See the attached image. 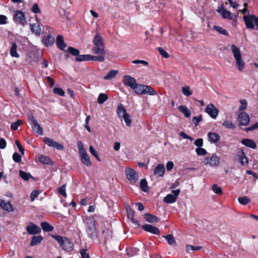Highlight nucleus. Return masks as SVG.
<instances>
[{
	"label": "nucleus",
	"mask_w": 258,
	"mask_h": 258,
	"mask_svg": "<svg viewBox=\"0 0 258 258\" xmlns=\"http://www.w3.org/2000/svg\"><path fill=\"white\" fill-rule=\"evenodd\" d=\"M94 47L92 48L93 53L98 55V56H102L105 59L104 55L105 45L103 43V38L99 33H97L94 36L93 41Z\"/></svg>",
	"instance_id": "obj_1"
},
{
	"label": "nucleus",
	"mask_w": 258,
	"mask_h": 258,
	"mask_svg": "<svg viewBox=\"0 0 258 258\" xmlns=\"http://www.w3.org/2000/svg\"><path fill=\"white\" fill-rule=\"evenodd\" d=\"M51 236L57 241L63 250L66 251L73 250L74 244L69 239L57 235H51Z\"/></svg>",
	"instance_id": "obj_2"
},
{
	"label": "nucleus",
	"mask_w": 258,
	"mask_h": 258,
	"mask_svg": "<svg viewBox=\"0 0 258 258\" xmlns=\"http://www.w3.org/2000/svg\"><path fill=\"white\" fill-rule=\"evenodd\" d=\"M133 90L135 93L138 95L147 94L153 96L157 95L156 91L148 85H144L137 83Z\"/></svg>",
	"instance_id": "obj_3"
},
{
	"label": "nucleus",
	"mask_w": 258,
	"mask_h": 258,
	"mask_svg": "<svg viewBox=\"0 0 258 258\" xmlns=\"http://www.w3.org/2000/svg\"><path fill=\"white\" fill-rule=\"evenodd\" d=\"M233 56L235 59L237 69L239 71H242L244 67L245 63L242 59L240 50L235 45L231 46Z\"/></svg>",
	"instance_id": "obj_4"
},
{
	"label": "nucleus",
	"mask_w": 258,
	"mask_h": 258,
	"mask_svg": "<svg viewBox=\"0 0 258 258\" xmlns=\"http://www.w3.org/2000/svg\"><path fill=\"white\" fill-rule=\"evenodd\" d=\"M243 19L246 28L248 29H253L254 24L256 27L258 26V18L253 15H244Z\"/></svg>",
	"instance_id": "obj_5"
},
{
	"label": "nucleus",
	"mask_w": 258,
	"mask_h": 258,
	"mask_svg": "<svg viewBox=\"0 0 258 258\" xmlns=\"http://www.w3.org/2000/svg\"><path fill=\"white\" fill-rule=\"evenodd\" d=\"M28 120L31 124L33 130L39 135H42L43 134V129L32 114L28 115Z\"/></svg>",
	"instance_id": "obj_6"
},
{
	"label": "nucleus",
	"mask_w": 258,
	"mask_h": 258,
	"mask_svg": "<svg viewBox=\"0 0 258 258\" xmlns=\"http://www.w3.org/2000/svg\"><path fill=\"white\" fill-rule=\"evenodd\" d=\"M28 120L31 124L33 130L39 135H42L43 134V129L32 114L28 115Z\"/></svg>",
	"instance_id": "obj_7"
},
{
	"label": "nucleus",
	"mask_w": 258,
	"mask_h": 258,
	"mask_svg": "<svg viewBox=\"0 0 258 258\" xmlns=\"http://www.w3.org/2000/svg\"><path fill=\"white\" fill-rule=\"evenodd\" d=\"M76 60L78 61H82L84 60H94L98 61H103L104 58L102 56H95L90 54H82L79 55L76 57Z\"/></svg>",
	"instance_id": "obj_8"
},
{
	"label": "nucleus",
	"mask_w": 258,
	"mask_h": 258,
	"mask_svg": "<svg viewBox=\"0 0 258 258\" xmlns=\"http://www.w3.org/2000/svg\"><path fill=\"white\" fill-rule=\"evenodd\" d=\"M125 173L127 178L131 182L134 183L138 180L139 175L134 169L127 167L125 169Z\"/></svg>",
	"instance_id": "obj_9"
},
{
	"label": "nucleus",
	"mask_w": 258,
	"mask_h": 258,
	"mask_svg": "<svg viewBox=\"0 0 258 258\" xmlns=\"http://www.w3.org/2000/svg\"><path fill=\"white\" fill-rule=\"evenodd\" d=\"M180 192V190H172V193L173 194L167 195L163 199V201L167 204H172L176 202L177 197Z\"/></svg>",
	"instance_id": "obj_10"
},
{
	"label": "nucleus",
	"mask_w": 258,
	"mask_h": 258,
	"mask_svg": "<svg viewBox=\"0 0 258 258\" xmlns=\"http://www.w3.org/2000/svg\"><path fill=\"white\" fill-rule=\"evenodd\" d=\"M13 20L15 22L19 23L23 26L27 24V21L24 13L19 10H17L15 12Z\"/></svg>",
	"instance_id": "obj_11"
},
{
	"label": "nucleus",
	"mask_w": 258,
	"mask_h": 258,
	"mask_svg": "<svg viewBox=\"0 0 258 258\" xmlns=\"http://www.w3.org/2000/svg\"><path fill=\"white\" fill-rule=\"evenodd\" d=\"M219 162V158L215 154H213L211 157H206L203 161L205 165H209L211 166H217Z\"/></svg>",
	"instance_id": "obj_12"
},
{
	"label": "nucleus",
	"mask_w": 258,
	"mask_h": 258,
	"mask_svg": "<svg viewBox=\"0 0 258 258\" xmlns=\"http://www.w3.org/2000/svg\"><path fill=\"white\" fill-rule=\"evenodd\" d=\"M43 141L48 146L55 148L58 150H62L63 149V146L62 145L54 141L51 138L44 137L43 138Z\"/></svg>",
	"instance_id": "obj_13"
},
{
	"label": "nucleus",
	"mask_w": 258,
	"mask_h": 258,
	"mask_svg": "<svg viewBox=\"0 0 258 258\" xmlns=\"http://www.w3.org/2000/svg\"><path fill=\"white\" fill-rule=\"evenodd\" d=\"M123 82L125 86L130 87L133 90L137 84L135 79L130 75H125L123 77Z\"/></svg>",
	"instance_id": "obj_14"
},
{
	"label": "nucleus",
	"mask_w": 258,
	"mask_h": 258,
	"mask_svg": "<svg viewBox=\"0 0 258 258\" xmlns=\"http://www.w3.org/2000/svg\"><path fill=\"white\" fill-rule=\"evenodd\" d=\"M206 112L214 119L217 117L219 113L218 109L212 104L207 105Z\"/></svg>",
	"instance_id": "obj_15"
},
{
	"label": "nucleus",
	"mask_w": 258,
	"mask_h": 258,
	"mask_svg": "<svg viewBox=\"0 0 258 258\" xmlns=\"http://www.w3.org/2000/svg\"><path fill=\"white\" fill-rule=\"evenodd\" d=\"M238 120L240 125L245 126L249 123L250 118L247 113L242 112L238 114Z\"/></svg>",
	"instance_id": "obj_16"
},
{
	"label": "nucleus",
	"mask_w": 258,
	"mask_h": 258,
	"mask_svg": "<svg viewBox=\"0 0 258 258\" xmlns=\"http://www.w3.org/2000/svg\"><path fill=\"white\" fill-rule=\"evenodd\" d=\"M26 229L27 232L31 235H35L41 232L40 228L33 223H30Z\"/></svg>",
	"instance_id": "obj_17"
},
{
	"label": "nucleus",
	"mask_w": 258,
	"mask_h": 258,
	"mask_svg": "<svg viewBox=\"0 0 258 258\" xmlns=\"http://www.w3.org/2000/svg\"><path fill=\"white\" fill-rule=\"evenodd\" d=\"M141 227L144 230L152 234L156 235H159L160 234L159 229L152 225L145 224L143 225Z\"/></svg>",
	"instance_id": "obj_18"
},
{
	"label": "nucleus",
	"mask_w": 258,
	"mask_h": 258,
	"mask_svg": "<svg viewBox=\"0 0 258 258\" xmlns=\"http://www.w3.org/2000/svg\"><path fill=\"white\" fill-rule=\"evenodd\" d=\"M126 211L127 212V216L128 219L131 220L132 222L134 223L137 226H140L139 222L134 219V211L131 208L130 206H128L126 207Z\"/></svg>",
	"instance_id": "obj_19"
},
{
	"label": "nucleus",
	"mask_w": 258,
	"mask_h": 258,
	"mask_svg": "<svg viewBox=\"0 0 258 258\" xmlns=\"http://www.w3.org/2000/svg\"><path fill=\"white\" fill-rule=\"evenodd\" d=\"M217 11L222 15L224 18L229 19L230 20L233 19L234 15L230 12L226 10L224 8H219Z\"/></svg>",
	"instance_id": "obj_20"
},
{
	"label": "nucleus",
	"mask_w": 258,
	"mask_h": 258,
	"mask_svg": "<svg viewBox=\"0 0 258 258\" xmlns=\"http://www.w3.org/2000/svg\"><path fill=\"white\" fill-rule=\"evenodd\" d=\"M144 218L145 220L149 223H154L159 221V218L158 217L149 213H145L144 215Z\"/></svg>",
	"instance_id": "obj_21"
},
{
	"label": "nucleus",
	"mask_w": 258,
	"mask_h": 258,
	"mask_svg": "<svg viewBox=\"0 0 258 258\" xmlns=\"http://www.w3.org/2000/svg\"><path fill=\"white\" fill-rule=\"evenodd\" d=\"M165 172V167L163 164H159L157 165L154 170V174L159 177L163 176Z\"/></svg>",
	"instance_id": "obj_22"
},
{
	"label": "nucleus",
	"mask_w": 258,
	"mask_h": 258,
	"mask_svg": "<svg viewBox=\"0 0 258 258\" xmlns=\"http://www.w3.org/2000/svg\"><path fill=\"white\" fill-rule=\"evenodd\" d=\"M56 44L57 47L60 50H64L65 48L67 47V44L64 42L63 38L62 36L60 35H57Z\"/></svg>",
	"instance_id": "obj_23"
},
{
	"label": "nucleus",
	"mask_w": 258,
	"mask_h": 258,
	"mask_svg": "<svg viewBox=\"0 0 258 258\" xmlns=\"http://www.w3.org/2000/svg\"><path fill=\"white\" fill-rule=\"evenodd\" d=\"M0 206L3 209L9 212H12L14 211L13 206L9 201L5 202L4 200H1Z\"/></svg>",
	"instance_id": "obj_24"
},
{
	"label": "nucleus",
	"mask_w": 258,
	"mask_h": 258,
	"mask_svg": "<svg viewBox=\"0 0 258 258\" xmlns=\"http://www.w3.org/2000/svg\"><path fill=\"white\" fill-rule=\"evenodd\" d=\"M241 143L244 146L251 149H255L256 147V143L252 140L249 139H244L241 141Z\"/></svg>",
	"instance_id": "obj_25"
},
{
	"label": "nucleus",
	"mask_w": 258,
	"mask_h": 258,
	"mask_svg": "<svg viewBox=\"0 0 258 258\" xmlns=\"http://www.w3.org/2000/svg\"><path fill=\"white\" fill-rule=\"evenodd\" d=\"M209 141L212 143L218 142L220 139V136L215 133L209 132L208 134Z\"/></svg>",
	"instance_id": "obj_26"
},
{
	"label": "nucleus",
	"mask_w": 258,
	"mask_h": 258,
	"mask_svg": "<svg viewBox=\"0 0 258 258\" xmlns=\"http://www.w3.org/2000/svg\"><path fill=\"white\" fill-rule=\"evenodd\" d=\"M80 156L81 162L84 165L88 167L91 166L92 163L87 153H84L83 154L81 155Z\"/></svg>",
	"instance_id": "obj_27"
},
{
	"label": "nucleus",
	"mask_w": 258,
	"mask_h": 258,
	"mask_svg": "<svg viewBox=\"0 0 258 258\" xmlns=\"http://www.w3.org/2000/svg\"><path fill=\"white\" fill-rule=\"evenodd\" d=\"M117 112L119 118H121L127 114L123 105L121 103H119L117 105Z\"/></svg>",
	"instance_id": "obj_28"
},
{
	"label": "nucleus",
	"mask_w": 258,
	"mask_h": 258,
	"mask_svg": "<svg viewBox=\"0 0 258 258\" xmlns=\"http://www.w3.org/2000/svg\"><path fill=\"white\" fill-rule=\"evenodd\" d=\"M54 38L51 35H48L46 36H44L43 39V42L46 46H50L54 43Z\"/></svg>",
	"instance_id": "obj_29"
},
{
	"label": "nucleus",
	"mask_w": 258,
	"mask_h": 258,
	"mask_svg": "<svg viewBox=\"0 0 258 258\" xmlns=\"http://www.w3.org/2000/svg\"><path fill=\"white\" fill-rule=\"evenodd\" d=\"M178 110L180 112L184 114V116L186 117H188L191 115V111L190 110L185 106L180 105L178 107Z\"/></svg>",
	"instance_id": "obj_30"
},
{
	"label": "nucleus",
	"mask_w": 258,
	"mask_h": 258,
	"mask_svg": "<svg viewBox=\"0 0 258 258\" xmlns=\"http://www.w3.org/2000/svg\"><path fill=\"white\" fill-rule=\"evenodd\" d=\"M43 239V237L41 235L34 236L33 237H32V240L30 242V245L31 246H33L36 244H38L42 241Z\"/></svg>",
	"instance_id": "obj_31"
},
{
	"label": "nucleus",
	"mask_w": 258,
	"mask_h": 258,
	"mask_svg": "<svg viewBox=\"0 0 258 258\" xmlns=\"http://www.w3.org/2000/svg\"><path fill=\"white\" fill-rule=\"evenodd\" d=\"M87 228H92L95 227V219L92 217H87L84 220Z\"/></svg>",
	"instance_id": "obj_32"
},
{
	"label": "nucleus",
	"mask_w": 258,
	"mask_h": 258,
	"mask_svg": "<svg viewBox=\"0 0 258 258\" xmlns=\"http://www.w3.org/2000/svg\"><path fill=\"white\" fill-rule=\"evenodd\" d=\"M17 45L15 42L12 44V46L10 49V54L12 57L18 58L20 55L17 52Z\"/></svg>",
	"instance_id": "obj_33"
},
{
	"label": "nucleus",
	"mask_w": 258,
	"mask_h": 258,
	"mask_svg": "<svg viewBox=\"0 0 258 258\" xmlns=\"http://www.w3.org/2000/svg\"><path fill=\"white\" fill-rule=\"evenodd\" d=\"M30 29L31 31L35 33L36 35H40L41 32V28L38 24H30Z\"/></svg>",
	"instance_id": "obj_34"
},
{
	"label": "nucleus",
	"mask_w": 258,
	"mask_h": 258,
	"mask_svg": "<svg viewBox=\"0 0 258 258\" xmlns=\"http://www.w3.org/2000/svg\"><path fill=\"white\" fill-rule=\"evenodd\" d=\"M39 160L44 164L52 165L53 164V162L47 156L41 155L39 158Z\"/></svg>",
	"instance_id": "obj_35"
},
{
	"label": "nucleus",
	"mask_w": 258,
	"mask_h": 258,
	"mask_svg": "<svg viewBox=\"0 0 258 258\" xmlns=\"http://www.w3.org/2000/svg\"><path fill=\"white\" fill-rule=\"evenodd\" d=\"M42 229L44 231L50 232L53 230V227L46 222H43L41 223Z\"/></svg>",
	"instance_id": "obj_36"
},
{
	"label": "nucleus",
	"mask_w": 258,
	"mask_h": 258,
	"mask_svg": "<svg viewBox=\"0 0 258 258\" xmlns=\"http://www.w3.org/2000/svg\"><path fill=\"white\" fill-rule=\"evenodd\" d=\"M118 71L116 70H111L109 71L108 74L104 76V80H110L112 78H114L117 74H118Z\"/></svg>",
	"instance_id": "obj_37"
},
{
	"label": "nucleus",
	"mask_w": 258,
	"mask_h": 258,
	"mask_svg": "<svg viewBox=\"0 0 258 258\" xmlns=\"http://www.w3.org/2000/svg\"><path fill=\"white\" fill-rule=\"evenodd\" d=\"M163 237L167 241L168 244L172 245L175 244V240L174 236L172 234L164 235L163 236Z\"/></svg>",
	"instance_id": "obj_38"
},
{
	"label": "nucleus",
	"mask_w": 258,
	"mask_h": 258,
	"mask_svg": "<svg viewBox=\"0 0 258 258\" xmlns=\"http://www.w3.org/2000/svg\"><path fill=\"white\" fill-rule=\"evenodd\" d=\"M108 99V96L104 93H100L98 97L97 102L99 104H103Z\"/></svg>",
	"instance_id": "obj_39"
},
{
	"label": "nucleus",
	"mask_w": 258,
	"mask_h": 258,
	"mask_svg": "<svg viewBox=\"0 0 258 258\" xmlns=\"http://www.w3.org/2000/svg\"><path fill=\"white\" fill-rule=\"evenodd\" d=\"M140 187L141 189L145 192L148 191L149 188L148 186L147 182L145 179H143L141 180Z\"/></svg>",
	"instance_id": "obj_40"
},
{
	"label": "nucleus",
	"mask_w": 258,
	"mask_h": 258,
	"mask_svg": "<svg viewBox=\"0 0 258 258\" xmlns=\"http://www.w3.org/2000/svg\"><path fill=\"white\" fill-rule=\"evenodd\" d=\"M213 28L220 34H223L225 36H228L229 35L228 32L221 27L215 25L214 26Z\"/></svg>",
	"instance_id": "obj_41"
},
{
	"label": "nucleus",
	"mask_w": 258,
	"mask_h": 258,
	"mask_svg": "<svg viewBox=\"0 0 258 258\" xmlns=\"http://www.w3.org/2000/svg\"><path fill=\"white\" fill-rule=\"evenodd\" d=\"M87 232L89 236L92 239L95 238L96 237V228H87Z\"/></svg>",
	"instance_id": "obj_42"
},
{
	"label": "nucleus",
	"mask_w": 258,
	"mask_h": 258,
	"mask_svg": "<svg viewBox=\"0 0 258 258\" xmlns=\"http://www.w3.org/2000/svg\"><path fill=\"white\" fill-rule=\"evenodd\" d=\"M20 176L25 180H28L30 177H32L29 173L25 172L22 170L19 171Z\"/></svg>",
	"instance_id": "obj_43"
},
{
	"label": "nucleus",
	"mask_w": 258,
	"mask_h": 258,
	"mask_svg": "<svg viewBox=\"0 0 258 258\" xmlns=\"http://www.w3.org/2000/svg\"><path fill=\"white\" fill-rule=\"evenodd\" d=\"M238 201L242 205H245L250 202V200L248 197L244 196L242 197H239Z\"/></svg>",
	"instance_id": "obj_44"
},
{
	"label": "nucleus",
	"mask_w": 258,
	"mask_h": 258,
	"mask_svg": "<svg viewBox=\"0 0 258 258\" xmlns=\"http://www.w3.org/2000/svg\"><path fill=\"white\" fill-rule=\"evenodd\" d=\"M181 91L183 95L186 96H190L192 94V91L190 89L188 86L183 87Z\"/></svg>",
	"instance_id": "obj_45"
},
{
	"label": "nucleus",
	"mask_w": 258,
	"mask_h": 258,
	"mask_svg": "<svg viewBox=\"0 0 258 258\" xmlns=\"http://www.w3.org/2000/svg\"><path fill=\"white\" fill-rule=\"evenodd\" d=\"M222 125L224 126L226 128L229 129H234L235 127V125L233 124V123L229 120H225L224 121V122L222 123Z\"/></svg>",
	"instance_id": "obj_46"
},
{
	"label": "nucleus",
	"mask_w": 258,
	"mask_h": 258,
	"mask_svg": "<svg viewBox=\"0 0 258 258\" xmlns=\"http://www.w3.org/2000/svg\"><path fill=\"white\" fill-rule=\"evenodd\" d=\"M77 146L79 149V153L80 155L87 153L84 147L83 143L81 141H78L77 142Z\"/></svg>",
	"instance_id": "obj_47"
},
{
	"label": "nucleus",
	"mask_w": 258,
	"mask_h": 258,
	"mask_svg": "<svg viewBox=\"0 0 258 258\" xmlns=\"http://www.w3.org/2000/svg\"><path fill=\"white\" fill-rule=\"evenodd\" d=\"M120 119H123L127 126H130L131 125L132 119L128 113L122 117Z\"/></svg>",
	"instance_id": "obj_48"
},
{
	"label": "nucleus",
	"mask_w": 258,
	"mask_h": 258,
	"mask_svg": "<svg viewBox=\"0 0 258 258\" xmlns=\"http://www.w3.org/2000/svg\"><path fill=\"white\" fill-rule=\"evenodd\" d=\"M212 189L215 194L217 195H221L222 194V188L216 184L212 185Z\"/></svg>",
	"instance_id": "obj_49"
},
{
	"label": "nucleus",
	"mask_w": 258,
	"mask_h": 258,
	"mask_svg": "<svg viewBox=\"0 0 258 258\" xmlns=\"http://www.w3.org/2000/svg\"><path fill=\"white\" fill-rule=\"evenodd\" d=\"M22 123L21 120L18 119L15 122H13L11 125V128L14 131H17L18 127Z\"/></svg>",
	"instance_id": "obj_50"
},
{
	"label": "nucleus",
	"mask_w": 258,
	"mask_h": 258,
	"mask_svg": "<svg viewBox=\"0 0 258 258\" xmlns=\"http://www.w3.org/2000/svg\"><path fill=\"white\" fill-rule=\"evenodd\" d=\"M68 50L70 54L74 56H76V57L78 55L80 52L78 49L73 47H69L68 49Z\"/></svg>",
	"instance_id": "obj_51"
},
{
	"label": "nucleus",
	"mask_w": 258,
	"mask_h": 258,
	"mask_svg": "<svg viewBox=\"0 0 258 258\" xmlns=\"http://www.w3.org/2000/svg\"><path fill=\"white\" fill-rule=\"evenodd\" d=\"M13 159L15 162L19 163L22 160V157L19 153L15 152L13 155Z\"/></svg>",
	"instance_id": "obj_52"
},
{
	"label": "nucleus",
	"mask_w": 258,
	"mask_h": 258,
	"mask_svg": "<svg viewBox=\"0 0 258 258\" xmlns=\"http://www.w3.org/2000/svg\"><path fill=\"white\" fill-rule=\"evenodd\" d=\"M58 192L62 195L64 197H67V193L66 192V185L64 184L58 188Z\"/></svg>",
	"instance_id": "obj_53"
},
{
	"label": "nucleus",
	"mask_w": 258,
	"mask_h": 258,
	"mask_svg": "<svg viewBox=\"0 0 258 258\" xmlns=\"http://www.w3.org/2000/svg\"><path fill=\"white\" fill-rule=\"evenodd\" d=\"M196 152L197 154L199 156L205 155L207 154V151L202 148H197L196 149Z\"/></svg>",
	"instance_id": "obj_54"
},
{
	"label": "nucleus",
	"mask_w": 258,
	"mask_h": 258,
	"mask_svg": "<svg viewBox=\"0 0 258 258\" xmlns=\"http://www.w3.org/2000/svg\"><path fill=\"white\" fill-rule=\"evenodd\" d=\"M40 191L37 190H34L32 191L30 195V199L31 201H34L35 198L39 195Z\"/></svg>",
	"instance_id": "obj_55"
},
{
	"label": "nucleus",
	"mask_w": 258,
	"mask_h": 258,
	"mask_svg": "<svg viewBox=\"0 0 258 258\" xmlns=\"http://www.w3.org/2000/svg\"><path fill=\"white\" fill-rule=\"evenodd\" d=\"M202 248L201 246H195L192 245H187L186 246V251H188L189 250L191 251H195V250H198Z\"/></svg>",
	"instance_id": "obj_56"
},
{
	"label": "nucleus",
	"mask_w": 258,
	"mask_h": 258,
	"mask_svg": "<svg viewBox=\"0 0 258 258\" xmlns=\"http://www.w3.org/2000/svg\"><path fill=\"white\" fill-rule=\"evenodd\" d=\"M53 92L55 94H58L61 96H63L65 94V93L63 90L60 88H54L53 89Z\"/></svg>",
	"instance_id": "obj_57"
},
{
	"label": "nucleus",
	"mask_w": 258,
	"mask_h": 258,
	"mask_svg": "<svg viewBox=\"0 0 258 258\" xmlns=\"http://www.w3.org/2000/svg\"><path fill=\"white\" fill-rule=\"evenodd\" d=\"M158 50L160 53V54L164 58H168L169 57V54H168V53L165 51L164 50L163 48H162L161 47H159L158 48Z\"/></svg>",
	"instance_id": "obj_58"
},
{
	"label": "nucleus",
	"mask_w": 258,
	"mask_h": 258,
	"mask_svg": "<svg viewBox=\"0 0 258 258\" xmlns=\"http://www.w3.org/2000/svg\"><path fill=\"white\" fill-rule=\"evenodd\" d=\"M202 116L201 115L198 117L194 116L192 118V121L195 124V126H197L199 124V123L202 120Z\"/></svg>",
	"instance_id": "obj_59"
},
{
	"label": "nucleus",
	"mask_w": 258,
	"mask_h": 258,
	"mask_svg": "<svg viewBox=\"0 0 258 258\" xmlns=\"http://www.w3.org/2000/svg\"><path fill=\"white\" fill-rule=\"evenodd\" d=\"M241 103V105L239 107V110H245L247 107V102L245 100H241L240 101Z\"/></svg>",
	"instance_id": "obj_60"
},
{
	"label": "nucleus",
	"mask_w": 258,
	"mask_h": 258,
	"mask_svg": "<svg viewBox=\"0 0 258 258\" xmlns=\"http://www.w3.org/2000/svg\"><path fill=\"white\" fill-rule=\"evenodd\" d=\"M31 11L34 13H40L41 11L39 8V6L37 3L33 5L31 8Z\"/></svg>",
	"instance_id": "obj_61"
},
{
	"label": "nucleus",
	"mask_w": 258,
	"mask_h": 258,
	"mask_svg": "<svg viewBox=\"0 0 258 258\" xmlns=\"http://www.w3.org/2000/svg\"><path fill=\"white\" fill-rule=\"evenodd\" d=\"M258 128V122L255 123L251 126L245 128V130L246 132H248L252 130H254Z\"/></svg>",
	"instance_id": "obj_62"
},
{
	"label": "nucleus",
	"mask_w": 258,
	"mask_h": 258,
	"mask_svg": "<svg viewBox=\"0 0 258 258\" xmlns=\"http://www.w3.org/2000/svg\"><path fill=\"white\" fill-rule=\"evenodd\" d=\"M194 144L198 147V148H201L203 146V140L202 139H197L195 142H194Z\"/></svg>",
	"instance_id": "obj_63"
},
{
	"label": "nucleus",
	"mask_w": 258,
	"mask_h": 258,
	"mask_svg": "<svg viewBox=\"0 0 258 258\" xmlns=\"http://www.w3.org/2000/svg\"><path fill=\"white\" fill-rule=\"evenodd\" d=\"M80 254L82 258H90V256L88 253L87 252V250L83 249L80 251Z\"/></svg>",
	"instance_id": "obj_64"
}]
</instances>
